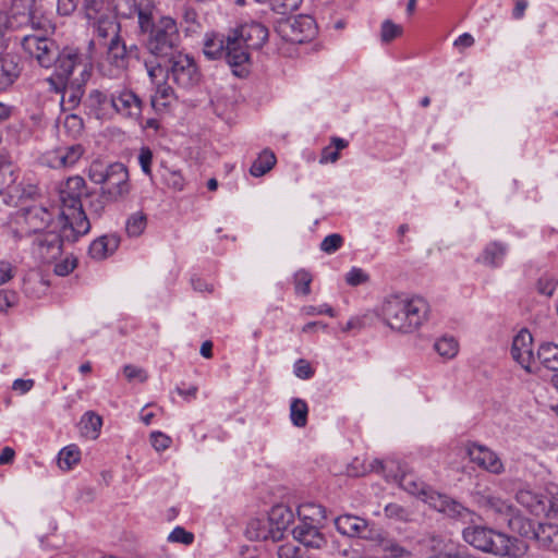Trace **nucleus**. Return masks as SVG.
Here are the masks:
<instances>
[{"instance_id": "4468645a", "label": "nucleus", "mask_w": 558, "mask_h": 558, "mask_svg": "<svg viewBox=\"0 0 558 558\" xmlns=\"http://www.w3.org/2000/svg\"><path fill=\"white\" fill-rule=\"evenodd\" d=\"M22 47L29 57L35 58L44 68H50L53 64L58 52L51 39L37 35L24 36Z\"/></svg>"}, {"instance_id": "6e6d98bb", "label": "nucleus", "mask_w": 558, "mask_h": 558, "mask_svg": "<svg viewBox=\"0 0 558 558\" xmlns=\"http://www.w3.org/2000/svg\"><path fill=\"white\" fill-rule=\"evenodd\" d=\"M385 515L390 519H396L400 521L408 520L409 512L404 507L399 504H388L384 509Z\"/></svg>"}, {"instance_id": "f704fd0d", "label": "nucleus", "mask_w": 558, "mask_h": 558, "mask_svg": "<svg viewBox=\"0 0 558 558\" xmlns=\"http://www.w3.org/2000/svg\"><path fill=\"white\" fill-rule=\"evenodd\" d=\"M307 403L299 398L292 399L290 404V418L295 427H305L307 424Z\"/></svg>"}, {"instance_id": "58836bf2", "label": "nucleus", "mask_w": 558, "mask_h": 558, "mask_svg": "<svg viewBox=\"0 0 558 558\" xmlns=\"http://www.w3.org/2000/svg\"><path fill=\"white\" fill-rule=\"evenodd\" d=\"M147 227V217L143 211L132 214L125 223V231L129 236H140Z\"/></svg>"}, {"instance_id": "603ef678", "label": "nucleus", "mask_w": 558, "mask_h": 558, "mask_svg": "<svg viewBox=\"0 0 558 558\" xmlns=\"http://www.w3.org/2000/svg\"><path fill=\"white\" fill-rule=\"evenodd\" d=\"M168 541L172 543H181L184 545H191L194 542V534L186 531L184 527L177 526L169 534Z\"/></svg>"}, {"instance_id": "20e7f679", "label": "nucleus", "mask_w": 558, "mask_h": 558, "mask_svg": "<svg viewBox=\"0 0 558 558\" xmlns=\"http://www.w3.org/2000/svg\"><path fill=\"white\" fill-rule=\"evenodd\" d=\"M87 175L95 184L102 185V195L108 201L116 202L130 193L129 171L121 162L106 166L99 160H94Z\"/></svg>"}, {"instance_id": "49530a36", "label": "nucleus", "mask_w": 558, "mask_h": 558, "mask_svg": "<svg viewBox=\"0 0 558 558\" xmlns=\"http://www.w3.org/2000/svg\"><path fill=\"white\" fill-rule=\"evenodd\" d=\"M343 244V238L338 233L327 235L320 243V250L327 254L337 252Z\"/></svg>"}, {"instance_id": "3c124183", "label": "nucleus", "mask_w": 558, "mask_h": 558, "mask_svg": "<svg viewBox=\"0 0 558 558\" xmlns=\"http://www.w3.org/2000/svg\"><path fill=\"white\" fill-rule=\"evenodd\" d=\"M278 557L279 558H307L305 555V550H303L301 547L292 544L287 543L278 548Z\"/></svg>"}, {"instance_id": "c756f323", "label": "nucleus", "mask_w": 558, "mask_h": 558, "mask_svg": "<svg viewBox=\"0 0 558 558\" xmlns=\"http://www.w3.org/2000/svg\"><path fill=\"white\" fill-rule=\"evenodd\" d=\"M558 373V345L554 343H544L539 347L536 355V364Z\"/></svg>"}, {"instance_id": "e2e57ef3", "label": "nucleus", "mask_w": 558, "mask_h": 558, "mask_svg": "<svg viewBox=\"0 0 558 558\" xmlns=\"http://www.w3.org/2000/svg\"><path fill=\"white\" fill-rule=\"evenodd\" d=\"M182 17H183L184 23H186L189 25L186 31L195 32L196 28L199 26L198 21H197L198 14L195 11V9H193L191 7H185L183 9Z\"/></svg>"}, {"instance_id": "7c9ffc66", "label": "nucleus", "mask_w": 558, "mask_h": 558, "mask_svg": "<svg viewBox=\"0 0 558 558\" xmlns=\"http://www.w3.org/2000/svg\"><path fill=\"white\" fill-rule=\"evenodd\" d=\"M276 161L277 158L275 154L269 149H265L258 155V157L252 163L250 168V173L256 178L262 177L274 168Z\"/></svg>"}, {"instance_id": "f8f14e48", "label": "nucleus", "mask_w": 558, "mask_h": 558, "mask_svg": "<svg viewBox=\"0 0 558 558\" xmlns=\"http://www.w3.org/2000/svg\"><path fill=\"white\" fill-rule=\"evenodd\" d=\"M60 232L41 231L34 235L32 252L43 263H51L62 254L63 242H74L64 234V221L59 219Z\"/></svg>"}, {"instance_id": "5701e85b", "label": "nucleus", "mask_w": 558, "mask_h": 558, "mask_svg": "<svg viewBox=\"0 0 558 558\" xmlns=\"http://www.w3.org/2000/svg\"><path fill=\"white\" fill-rule=\"evenodd\" d=\"M335 526L342 535L360 537L367 531L368 522L356 515L343 514L335 519Z\"/></svg>"}, {"instance_id": "b1692460", "label": "nucleus", "mask_w": 558, "mask_h": 558, "mask_svg": "<svg viewBox=\"0 0 558 558\" xmlns=\"http://www.w3.org/2000/svg\"><path fill=\"white\" fill-rule=\"evenodd\" d=\"M400 487L429 505L430 497L436 492L412 473L403 474L399 480Z\"/></svg>"}, {"instance_id": "c85d7f7f", "label": "nucleus", "mask_w": 558, "mask_h": 558, "mask_svg": "<svg viewBox=\"0 0 558 558\" xmlns=\"http://www.w3.org/2000/svg\"><path fill=\"white\" fill-rule=\"evenodd\" d=\"M506 253L507 245L496 241L490 242L485 246L477 260L489 267H498L502 264Z\"/></svg>"}, {"instance_id": "bf43d9fd", "label": "nucleus", "mask_w": 558, "mask_h": 558, "mask_svg": "<svg viewBox=\"0 0 558 558\" xmlns=\"http://www.w3.org/2000/svg\"><path fill=\"white\" fill-rule=\"evenodd\" d=\"M402 32V28L390 22V21H386L383 23V26H381V39L384 41H391L392 39L397 38Z\"/></svg>"}, {"instance_id": "c9c22d12", "label": "nucleus", "mask_w": 558, "mask_h": 558, "mask_svg": "<svg viewBox=\"0 0 558 558\" xmlns=\"http://www.w3.org/2000/svg\"><path fill=\"white\" fill-rule=\"evenodd\" d=\"M84 12L86 20H95L112 13L109 0H84Z\"/></svg>"}, {"instance_id": "ddd939ff", "label": "nucleus", "mask_w": 558, "mask_h": 558, "mask_svg": "<svg viewBox=\"0 0 558 558\" xmlns=\"http://www.w3.org/2000/svg\"><path fill=\"white\" fill-rule=\"evenodd\" d=\"M268 28L255 21L244 23L231 34L232 40L236 43L234 47L247 54L248 65L251 64L250 50L260 49L268 40Z\"/></svg>"}, {"instance_id": "a18cd8bd", "label": "nucleus", "mask_w": 558, "mask_h": 558, "mask_svg": "<svg viewBox=\"0 0 558 558\" xmlns=\"http://www.w3.org/2000/svg\"><path fill=\"white\" fill-rule=\"evenodd\" d=\"M135 12L137 14V24L141 34L146 35L148 32L155 27L156 22L153 20V13L149 9L136 8Z\"/></svg>"}, {"instance_id": "412c9836", "label": "nucleus", "mask_w": 558, "mask_h": 558, "mask_svg": "<svg viewBox=\"0 0 558 558\" xmlns=\"http://www.w3.org/2000/svg\"><path fill=\"white\" fill-rule=\"evenodd\" d=\"M293 536L305 547L322 548L326 545V538L317 524L301 522L293 529Z\"/></svg>"}, {"instance_id": "0e129e2a", "label": "nucleus", "mask_w": 558, "mask_h": 558, "mask_svg": "<svg viewBox=\"0 0 558 558\" xmlns=\"http://www.w3.org/2000/svg\"><path fill=\"white\" fill-rule=\"evenodd\" d=\"M76 267V259L66 257L64 260L56 264L54 272L58 276H66Z\"/></svg>"}, {"instance_id": "2eb2a0df", "label": "nucleus", "mask_w": 558, "mask_h": 558, "mask_svg": "<svg viewBox=\"0 0 558 558\" xmlns=\"http://www.w3.org/2000/svg\"><path fill=\"white\" fill-rule=\"evenodd\" d=\"M478 504L487 511L493 513L497 520H500L507 523L508 527L512 531V522L523 521L525 517H523L519 510L510 504L508 500H505L498 496L492 494H483L478 499Z\"/></svg>"}, {"instance_id": "864d4df0", "label": "nucleus", "mask_w": 558, "mask_h": 558, "mask_svg": "<svg viewBox=\"0 0 558 558\" xmlns=\"http://www.w3.org/2000/svg\"><path fill=\"white\" fill-rule=\"evenodd\" d=\"M138 163L141 166L142 171L148 175L153 177L151 163H153V151L149 147L144 146L141 148L138 154Z\"/></svg>"}, {"instance_id": "cd10ccee", "label": "nucleus", "mask_w": 558, "mask_h": 558, "mask_svg": "<svg viewBox=\"0 0 558 558\" xmlns=\"http://www.w3.org/2000/svg\"><path fill=\"white\" fill-rule=\"evenodd\" d=\"M517 501L534 515H541L546 512L547 506L542 495L535 494L529 489H520L515 495Z\"/></svg>"}, {"instance_id": "bb28decb", "label": "nucleus", "mask_w": 558, "mask_h": 558, "mask_svg": "<svg viewBox=\"0 0 558 558\" xmlns=\"http://www.w3.org/2000/svg\"><path fill=\"white\" fill-rule=\"evenodd\" d=\"M21 69L13 56H0V90H4L11 86L19 77Z\"/></svg>"}, {"instance_id": "1a4fd4ad", "label": "nucleus", "mask_w": 558, "mask_h": 558, "mask_svg": "<svg viewBox=\"0 0 558 558\" xmlns=\"http://www.w3.org/2000/svg\"><path fill=\"white\" fill-rule=\"evenodd\" d=\"M512 532L534 542L538 548L556 550L558 548V524L538 522L524 518L512 522Z\"/></svg>"}, {"instance_id": "a19ab883", "label": "nucleus", "mask_w": 558, "mask_h": 558, "mask_svg": "<svg viewBox=\"0 0 558 558\" xmlns=\"http://www.w3.org/2000/svg\"><path fill=\"white\" fill-rule=\"evenodd\" d=\"M292 27L293 29L300 27L301 32L305 33L303 36L294 38V40L300 43L310 40L316 34L315 22L311 16H300L294 21Z\"/></svg>"}, {"instance_id": "4d7b16f0", "label": "nucleus", "mask_w": 558, "mask_h": 558, "mask_svg": "<svg viewBox=\"0 0 558 558\" xmlns=\"http://www.w3.org/2000/svg\"><path fill=\"white\" fill-rule=\"evenodd\" d=\"M150 442L157 451H165L170 447L172 439L161 432H153L150 434Z\"/></svg>"}, {"instance_id": "f03ea898", "label": "nucleus", "mask_w": 558, "mask_h": 558, "mask_svg": "<svg viewBox=\"0 0 558 558\" xmlns=\"http://www.w3.org/2000/svg\"><path fill=\"white\" fill-rule=\"evenodd\" d=\"M428 302L416 294H390L381 303L380 317L392 331L410 335L421 329L429 319Z\"/></svg>"}, {"instance_id": "338daca9", "label": "nucleus", "mask_w": 558, "mask_h": 558, "mask_svg": "<svg viewBox=\"0 0 558 558\" xmlns=\"http://www.w3.org/2000/svg\"><path fill=\"white\" fill-rule=\"evenodd\" d=\"M556 290V282L549 278H539L537 281V291L546 296H551Z\"/></svg>"}, {"instance_id": "4c0bfd02", "label": "nucleus", "mask_w": 558, "mask_h": 558, "mask_svg": "<svg viewBox=\"0 0 558 558\" xmlns=\"http://www.w3.org/2000/svg\"><path fill=\"white\" fill-rule=\"evenodd\" d=\"M174 97L173 88L166 82L156 85V93L151 96L150 102L155 109L169 106L170 100Z\"/></svg>"}, {"instance_id": "c03bdc74", "label": "nucleus", "mask_w": 558, "mask_h": 558, "mask_svg": "<svg viewBox=\"0 0 558 558\" xmlns=\"http://www.w3.org/2000/svg\"><path fill=\"white\" fill-rule=\"evenodd\" d=\"M147 74L153 84L163 83L168 77V68L165 69L159 62L145 61Z\"/></svg>"}, {"instance_id": "39448f33", "label": "nucleus", "mask_w": 558, "mask_h": 558, "mask_svg": "<svg viewBox=\"0 0 558 558\" xmlns=\"http://www.w3.org/2000/svg\"><path fill=\"white\" fill-rule=\"evenodd\" d=\"M235 44L231 34L208 33L204 38L203 53L208 60L225 59L235 76L245 77L248 75V57L235 48Z\"/></svg>"}, {"instance_id": "72a5a7b5", "label": "nucleus", "mask_w": 558, "mask_h": 558, "mask_svg": "<svg viewBox=\"0 0 558 558\" xmlns=\"http://www.w3.org/2000/svg\"><path fill=\"white\" fill-rule=\"evenodd\" d=\"M298 514L301 522L319 524L325 519V509L319 505L308 502L299 506Z\"/></svg>"}, {"instance_id": "0eeeda50", "label": "nucleus", "mask_w": 558, "mask_h": 558, "mask_svg": "<svg viewBox=\"0 0 558 558\" xmlns=\"http://www.w3.org/2000/svg\"><path fill=\"white\" fill-rule=\"evenodd\" d=\"M462 535L469 545L496 556H509L515 542L504 533L481 525L465 527Z\"/></svg>"}, {"instance_id": "79ce46f5", "label": "nucleus", "mask_w": 558, "mask_h": 558, "mask_svg": "<svg viewBox=\"0 0 558 558\" xmlns=\"http://www.w3.org/2000/svg\"><path fill=\"white\" fill-rule=\"evenodd\" d=\"M312 275L304 269H300L294 274L293 283L295 293L308 295L311 293Z\"/></svg>"}, {"instance_id": "2f4dec72", "label": "nucleus", "mask_w": 558, "mask_h": 558, "mask_svg": "<svg viewBox=\"0 0 558 558\" xmlns=\"http://www.w3.org/2000/svg\"><path fill=\"white\" fill-rule=\"evenodd\" d=\"M81 429L84 436L96 439L102 426V418L100 415L93 411H87L81 418Z\"/></svg>"}, {"instance_id": "ea45409f", "label": "nucleus", "mask_w": 558, "mask_h": 558, "mask_svg": "<svg viewBox=\"0 0 558 558\" xmlns=\"http://www.w3.org/2000/svg\"><path fill=\"white\" fill-rule=\"evenodd\" d=\"M434 349L440 356L453 359L458 354L459 343L453 337L445 336L435 342Z\"/></svg>"}, {"instance_id": "473e14b6", "label": "nucleus", "mask_w": 558, "mask_h": 558, "mask_svg": "<svg viewBox=\"0 0 558 558\" xmlns=\"http://www.w3.org/2000/svg\"><path fill=\"white\" fill-rule=\"evenodd\" d=\"M349 145L348 141L333 136L331 137L330 145L323 148L320 157H319V163H335L340 158V151L344 148H347Z\"/></svg>"}, {"instance_id": "f257e3e1", "label": "nucleus", "mask_w": 558, "mask_h": 558, "mask_svg": "<svg viewBox=\"0 0 558 558\" xmlns=\"http://www.w3.org/2000/svg\"><path fill=\"white\" fill-rule=\"evenodd\" d=\"M89 111L99 120H111L119 116L124 120L138 122L144 102L128 85H110L89 92L86 98Z\"/></svg>"}, {"instance_id": "6ab92c4d", "label": "nucleus", "mask_w": 558, "mask_h": 558, "mask_svg": "<svg viewBox=\"0 0 558 558\" xmlns=\"http://www.w3.org/2000/svg\"><path fill=\"white\" fill-rule=\"evenodd\" d=\"M429 506L450 518L459 519L464 522H473L475 515L473 511L465 508L460 502L437 492L432 495Z\"/></svg>"}, {"instance_id": "a211bd4d", "label": "nucleus", "mask_w": 558, "mask_h": 558, "mask_svg": "<svg viewBox=\"0 0 558 558\" xmlns=\"http://www.w3.org/2000/svg\"><path fill=\"white\" fill-rule=\"evenodd\" d=\"M53 64L56 65V75L61 83L69 82L76 68H82V76L87 74V64L83 63L82 54L75 49L65 48L60 53L57 52Z\"/></svg>"}, {"instance_id": "9b49d317", "label": "nucleus", "mask_w": 558, "mask_h": 558, "mask_svg": "<svg viewBox=\"0 0 558 558\" xmlns=\"http://www.w3.org/2000/svg\"><path fill=\"white\" fill-rule=\"evenodd\" d=\"M168 59V77L183 89H190L201 81V72L194 58L187 53L175 52Z\"/></svg>"}, {"instance_id": "de8ad7c7", "label": "nucleus", "mask_w": 558, "mask_h": 558, "mask_svg": "<svg viewBox=\"0 0 558 558\" xmlns=\"http://www.w3.org/2000/svg\"><path fill=\"white\" fill-rule=\"evenodd\" d=\"M63 128L70 133V135L76 137L83 131V119L76 114H69L65 117Z\"/></svg>"}, {"instance_id": "dca6fc26", "label": "nucleus", "mask_w": 558, "mask_h": 558, "mask_svg": "<svg viewBox=\"0 0 558 558\" xmlns=\"http://www.w3.org/2000/svg\"><path fill=\"white\" fill-rule=\"evenodd\" d=\"M512 359L529 373L536 371V356L533 352V337L526 329L518 332L511 345Z\"/></svg>"}, {"instance_id": "37998d69", "label": "nucleus", "mask_w": 558, "mask_h": 558, "mask_svg": "<svg viewBox=\"0 0 558 558\" xmlns=\"http://www.w3.org/2000/svg\"><path fill=\"white\" fill-rule=\"evenodd\" d=\"M62 84H63V93H62L61 104L62 105L68 104L69 109H73L80 104V100H81V97L83 94L81 86L77 85V87L74 88L73 86H69V82H65ZM73 84H74V82L71 83V85H73Z\"/></svg>"}, {"instance_id": "a878e982", "label": "nucleus", "mask_w": 558, "mask_h": 558, "mask_svg": "<svg viewBox=\"0 0 558 558\" xmlns=\"http://www.w3.org/2000/svg\"><path fill=\"white\" fill-rule=\"evenodd\" d=\"M107 60L117 69L125 70L129 66L128 50L121 36L110 39L107 48Z\"/></svg>"}, {"instance_id": "680f3d73", "label": "nucleus", "mask_w": 558, "mask_h": 558, "mask_svg": "<svg viewBox=\"0 0 558 558\" xmlns=\"http://www.w3.org/2000/svg\"><path fill=\"white\" fill-rule=\"evenodd\" d=\"M166 183L175 191H183L185 180L180 171H170L166 177Z\"/></svg>"}, {"instance_id": "7ed1b4c3", "label": "nucleus", "mask_w": 558, "mask_h": 558, "mask_svg": "<svg viewBox=\"0 0 558 558\" xmlns=\"http://www.w3.org/2000/svg\"><path fill=\"white\" fill-rule=\"evenodd\" d=\"M86 189V182L80 175L70 177L59 185V219L64 221V234L69 239H78L90 230V222L82 205V196L88 195Z\"/></svg>"}, {"instance_id": "f3484780", "label": "nucleus", "mask_w": 558, "mask_h": 558, "mask_svg": "<svg viewBox=\"0 0 558 558\" xmlns=\"http://www.w3.org/2000/svg\"><path fill=\"white\" fill-rule=\"evenodd\" d=\"M466 452L470 460L478 468L495 475H500L505 472V465L501 459L490 448L472 442L468 445Z\"/></svg>"}, {"instance_id": "69168bd1", "label": "nucleus", "mask_w": 558, "mask_h": 558, "mask_svg": "<svg viewBox=\"0 0 558 558\" xmlns=\"http://www.w3.org/2000/svg\"><path fill=\"white\" fill-rule=\"evenodd\" d=\"M304 313L306 315H323V314H326L330 317H335L336 313H335V310L328 305V304H322L319 306H313V305H310V306H305L303 308Z\"/></svg>"}, {"instance_id": "8fccbe9b", "label": "nucleus", "mask_w": 558, "mask_h": 558, "mask_svg": "<svg viewBox=\"0 0 558 558\" xmlns=\"http://www.w3.org/2000/svg\"><path fill=\"white\" fill-rule=\"evenodd\" d=\"M123 374L128 381L145 383L148 378L147 372L138 366L128 364L123 367Z\"/></svg>"}, {"instance_id": "5fc2aeb1", "label": "nucleus", "mask_w": 558, "mask_h": 558, "mask_svg": "<svg viewBox=\"0 0 558 558\" xmlns=\"http://www.w3.org/2000/svg\"><path fill=\"white\" fill-rule=\"evenodd\" d=\"M274 10L280 14H288L299 9L302 0H271Z\"/></svg>"}, {"instance_id": "774afa93", "label": "nucleus", "mask_w": 558, "mask_h": 558, "mask_svg": "<svg viewBox=\"0 0 558 558\" xmlns=\"http://www.w3.org/2000/svg\"><path fill=\"white\" fill-rule=\"evenodd\" d=\"M80 0H58L57 10L60 15H71L77 8Z\"/></svg>"}, {"instance_id": "4be33fe9", "label": "nucleus", "mask_w": 558, "mask_h": 558, "mask_svg": "<svg viewBox=\"0 0 558 558\" xmlns=\"http://www.w3.org/2000/svg\"><path fill=\"white\" fill-rule=\"evenodd\" d=\"M87 22L100 39H114L120 36V23L113 12L101 17L98 16L95 20H88Z\"/></svg>"}, {"instance_id": "423d86ee", "label": "nucleus", "mask_w": 558, "mask_h": 558, "mask_svg": "<svg viewBox=\"0 0 558 558\" xmlns=\"http://www.w3.org/2000/svg\"><path fill=\"white\" fill-rule=\"evenodd\" d=\"M180 43L177 21L171 16H161L155 27L146 34L144 40L147 51L157 59H166L175 53Z\"/></svg>"}, {"instance_id": "e433bc0d", "label": "nucleus", "mask_w": 558, "mask_h": 558, "mask_svg": "<svg viewBox=\"0 0 558 558\" xmlns=\"http://www.w3.org/2000/svg\"><path fill=\"white\" fill-rule=\"evenodd\" d=\"M81 460V451L77 446L64 447L58 456V464L62 470H71Z\"/></svg>"}, {"instance_id": "052dcab7", "label": "nucleus", "mask_w": 558, "mask_h": 558, "mask_svg": "<svg viewBox=\"0 0 558 558\" xmlns=\"http://www.w3.org/2000/svg\"><path fill=\"white\" fill-rule=\"evenodd\" d=\"M17 294L11 290H0V312H5L8 308L17 304Z\"/></svg>"}, {"instance_id": "13d9d810", "label": "nucleus", "mask_w": 558, "mask_h": 558, "mask_svg": "<svg viewBox=\"0 0 558 558\" xmlns=\"http://www.w3.org/2000/svg\"><path fill=\"white\" fill-rule=\"evenodd\" d=\"M314 373L315 371L306 360L300 359L295 362L294 374L296 377L301 379H310L314 376Z\"/></svg>"}, {"instance_id": "09e8293b", "label": "nucleus", "mask_w": 558, "mask_h": 558, "mask_svg": "<svg viewBox=\"0 0 558 558\" xmlns=\"http://www.w3.org/2000/svg\"><path fill=\"white\" fill-rule=\"evenodd\" d=\"M369 276L362 268L353 267L345 275V282L351 287H356L366 283Z\"/></svg>"}, {"instance_id": "9d476101", "label": "nucleus", "mask_w": 558, "mask_h": 558, "mask_svg": "<svg viewBox=\"0 0 558 558\" xmlns=\"http://www.w3.org/2000/svg\"><path fill=\"white\" fill-rule=\"evenodd\" d=\"M293 512L283 505L274 506L268 514V522L271 529L267 530L263 526L260 520H252L247 527V534L251 538L255 539H279L282 532L293 522Z\"/></svg>"}, {"instance_id": "393cba45", "label": "nucleus", "mask_w": 558, "mask_h": 558, "mask_svg": "<svg viewBox=\"0 0 558 558\" xmlns=\"http://www.w3.org/2000/svg\"><path fill=\"white\" fill-rule=\"evenodd\" d=\"M119 243V238L116 235L99 236L90 243L88 254L93 259L102 260L117 251Z\"/></svg>"}, {"instance_id": "aec40b11", "label": "nucleus", "mask_w": 558, "mask_h": 558, "mask_svg": "<svg viewBox=\"0 0 558 558\" xmlns=\"http://www.w3.org/2000/svg\"><path fill=\"white\" fill-rule=\"evenodd\" d=\"M84 148L80 144L58 147L47 154L46 160L49 167L60 169L73 167L83 156Z\"/></svg>"}, {"instance_id": "6e6552de", "label": "nucleus", "mask_w": 558, "mask_h": 558, "mask_svg": "<svg viewBox=\"0 0 558 558\" xmlns=\"http://www.w3.org/2000/svg\"><path fill=\"white\" fill-rule=\"evenodd\" d=\"M52 214L41 205H21L11 220L14 238L22 240L45 231L52 221Z\"/></svg>"}]
</instances>
